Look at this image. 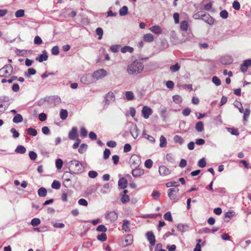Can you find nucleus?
Returning <instances> with one entry per match:
<instances>
[{"label":"nucleus","mask_w":251,"mask_h":251,"mask_svg":"<svg viewBox=\"0 0 251 251\" xmlns=\"http://www.w3.org/2000/svg\"><path fill=\"white\" fill-rule=\"evenodd\" d=\"M144 68L141 62L135 60L128 65L126 71L129 75H138L142 72Z\"/></svg>","instance_id":"obj_1"},{"label":"nucleus","mask_w":251,"mask_h":251,"mask_svg":"<svg viewBox=\"0 0 251 251\" xmlns=\"http://www.w3.org/2000/svg\"><path fill=\"white\" fill-rule=\"evenodd\" d=\"M68 168L73 174H77L82 170V165L79 161L73 160L68 162Z\"/></svg>","instance_id":"obj_2"},{"label":"nucleus","mask_w":251,"mask_h":251,"mask_svg":"<svg viewBox=\"0 0 251 251\" xmlns=\"http://www.w3.org/2000/svg\"><path fill=\"white\" fill-rule=\"evenodd\" d=\"M13 67L10 64H6L0 69V76L6 77L10 76L13 73Z\"/></svg>","instance_id":"obj_3"},{"label":"nucleus","mask_w":251,"mask_h":251,"mask_svg":"<svg viewBox=\"0 0 251 251\" xmlns=\"http://www.w3.org/2000/svg\"><path fill=\"white\" fill-rule=\"evenodd\" d=\"M178 192L179 189L177 187L170 188L168 190V196L171 200L176 202L179 200V198L177 197Z\"/></svg>","instance_id":"obj_4"},{"label":"nucleus","mask_w":251,"mask_h":251,"mask_svg":"<svg viewBox=\"0 0 251 251\" xmlns=\"http://www.w3.org/2000/svg\"><path fill=\"white\" fill-rule=\"evenodd\" d=\"M92 75L95 81H96L103 78L107 75V73L104 69H100L95 71Z\"/></svg>","instance_id":"obj_5"},{"label":"nucleus","mask_w":251,"mask_h":251,"mask_svg":"<svg viewBox=\"0 0 251 251\" xmlns=\"http://www.w3.org/2000/svg\"><path fill=\"white\" fill-rule=\"evenodd\" d=\"M73 173L72 172H65L63 176L64 179V185L66 187H70L72 185L71 178H72Z\"/></svg>","instance_id":"obj_6"},{"label":"nucleus","mask_w":251,"mask_h":251,"mask_svg":"<svg viewBox=\"0 0 251 251\" xmlns=\"http://www.w3.org/2000/svg\"><path fill=\"white\" fill-rule=\"evenodd\" d=\"M115 100V95L113 92H108L105 96L104 100V108H106L110 103L114 101Z\"/></svg>","instance_id":"obj_7"},{"label":"nucleus","mask_w":251,"mask_h":251,"mask_svg":"<svg viewBox=\"0 0 251 251\" xmlns=\"http://www.w3.org/2000/svg\"><path fill=\"white\" fill-rule=\"evenodd\" d=\"M81 82L84 84H89L95 82L93 75L86 74L83 75L80 78Z\"/></svg>","instance_id":"obj_8"},{"label":"nucleus","mask_w":251,"mask_h":251,"mask_svg":"<svg viewBox=\"0 0 251 251\" xmlns=\"http://www.w3.org/2000/svg\"><path fill=\"white\" fill-rule=\"evenodd\" d=\"M45 101H47L51 104L56 105L61 102V99L57 96H52L46 98Z\"/></svg>","instance_id":"obj_9"},{"label":"nucleus","mask_w":251,"mask_h":251,"mask_svg":"<svg viewBox=\"0 0 251 251\" xmlns=\"http://www.w3.org/2000/svg\"><path fill=\"white\" fill-rule=\"evenodd\" d=\"M152 113V109L148 106H144L142 108V114L145 119H148Z\"/></svg>","instance_id":"obj_10"},{"label":"nucleus","mask_w":251,"mask_h":251,"mask_svg":"<svg viewBox=\"0 0 251 251\" xmlns=\"http://www.w3.org/2000/svg\"><path fill=\"white\" fill-rule=\"evenodd\" d=\"M201 20L207 23L209 25H212L214 24V19L208 14L204 12L203 15L201 16Z\"/></svg>","instance_id":"obj_11"},{"label":"nucleus","mask_w":251,"mask_h":251,"mask_svg":"<svg viewBox=\"0 0 251 251\" xmlns=\"http://www.w3.org/2000/svg\"><path fill=\"white\" fill-rule=\"evenodd\" d=\"M146 238L151 246L155 244V237L152 231H148L146 234Z\"/></svg>","instance_id":"obj_12"},{"label":"nucleus","mask_w":251,"mask_h":251,"mask_svg":"<svg viewBox=\"0 0 251 251\" xmlns=\"http://www.w3.org/2000/svg\"><path fill=\"white\" fill-rule=\"evenodd\" d=\"M139 166V163H136L135 164V167H136L137 166ZM144 174V171L143 169L136 168L135 169L133 170L132 171V175L134 177H138L142 175H143Z\"/></svg>","instance_id":"obj_13"},{"label":"nucleus","mask_w":251,"mask_h":251,"mask_svg":"<svg viewBox=\"0 0 251 251\" xmlns=\"http://www.w3.org/2000/svg\"><path fill=\"white\" fill-rule=\"evenodd\" d=\"M105 218L111 222H115L118 218V214L115 211H110L106 213Z\"/></svg>","instance_id":"obj_14"},{"label":"nucleus","mask_w":251,"mask_h":251,"mask_svg":"<svg viewBox=\"0 0 251 251\" xmlns=\"http://www.w3.org/2000/svg\"><path fill=\"white\" fill-rule=\"evenodd\" d=\"M251 66V59H247L244 61L243 63L241 65V71L245 73L247 72L248 67Z\"/></svg>","instance_id":"obj_15"},{"label":"nucleus","mask_w":251,"mask_h":251,"mask_svg":"<svg viewBox=\"0 0 251 251\" xmlns=\"http://www.w3.org/2000/svg\"><path fill=\"white\" fill-rule=\"evenodd\" d=\"M78 137L77 129L76 127H73L69 132L68 137L70 140H74Z\"/></svg>","instance_id":"obj_16"},{"label":"nucleus","mask_w":251,"mask_h":251,"mask_svg":"<svg viewBox=\"0 0 251 251\" xmlns=\"http://www.w3.org/2000/svg\"><path fill=\"white\" fill-rule=\"evenodd\" d=\"M232 62V58L229 55L224 56L221 58V62L222 64L229 65L231 64Z\"/></svg>","instance_id":"obj_17"},{"label":"nucleus","mask_w":251,"mask_h":251,"mask_svg":"<svg viewBox=\"0 0 251 251\" xmlns=\"http://www.w3.org/2000/svg\"><path fill=\"white\" fill-rule=\"evenodd\" d=\"M159 173L161 176H165L170 174V171L165 166L162 165L159 168Z\"/></svg>","instance_id":"obj_18"},{"label":"nucleus","mask_w":251,"mask_h":251,"mask_svg":"<svg viewBox=\"0 0 251 251\" xmlns=\"http://www.w3.org/2000/svg\"><path fill=\"white\" fill-rule=\"evenodd\" d=\"M138 128L136 125H132L130 128V132L132 136L136 139L138 136Z\"/></svg>","instance_id":"obj_19"},{"label":"nucleus","mask_w":251,"mask_h":251,"mask_svg":"<svg viewBox=\"0 0 251 251\" xmlns=\"http://www.w3.org/2000/svg\"><path fill=\"white\" fill-rule=\"evenodd\" d=\"M48 55L47 54V52L46 50L43 51V53L39 55L38 57H36V60L38 61L39 62H42L44 61H46L48 60Z\"/></svg>","instance_id":"obj_20"},{"label":"nucleus","mask_w":251,"mask_h":251,"mask_svg":"<svg viewBox=\"0 0 251 251\" xmlns=\"http://www.w3.org/2000/svg\"><path fill=\"white\" fill-rule=\"evenodd\" d=\"M127 181L125 177L120 178L118 181V186L120 188L125 189L126 187Z\"/></svg>","instance_id":"obj_21"},{"label":"nucleus","mask_w":251,"mask_h":251,"mask_svg":"<svg viewBox=\"0 0 251 251\" xmlns=\"http://www.w3.org/2000/svg\"><path fill=\"white\" fill-rule=\"evenodd\" d=\"M153 33L159 35L162 32V30L160 26L158 25H153L149 29Z\"/></svg>","instance_id":"obj_22"},{"label":"nucleus","mask_w":251,"mask_h":251,"mask_svg":"<svg viewBox=\"0 0 251 251\" xmlns=\"http://www.w3.org/2000/svg\"><path fill=\"white\" fill-rule=\"evenodd\" d=\"M130 223L129 221L127 220H125L123 221V224L122 226V228L126 232L130 231V229L129 228Z\"/></svg>","instance_id":"obj_23"},{"label":"nucleus","mask_w":251,"mask_h":251,"mask_svg":"<svg viewBox=\"0 0 251 251\" xmlns=\"http://www.w3.org/2000/svg\"><path fill=\"white\" fill-rule=\"evenodd\" d=\"M26 150L25 148L22 145H18L15 150L16 153L20 154H24L26 152Z\"/></svg>","instance_id":"obj_24"},{"label":"nucleus","mask_w":251,"mask_h":251,"mask_svg":"<svg viewBox=\"0 0 251 251\" xmlns=\"http://www.w3.org/2000/svg\"><path fill=\"white\" fill-rule=\"evenodd\" d=\"M144 40L147 42H151L154 40L153 36L151 33L146 34L143 37Z\"/></svg>","instance_id":"obj_25"},{"label":"nucleus","mask_w":251,"mask_h":251,"mask_svg":"<svg viewBox=\"0 0 251 251\" xmlns=\"http://www.w3.org/2000/svg\"><path fill=\"white\" fill-rule=\"evenodd\" d=\"M47 191L44 187H41L38 190V195L41 197H45L47 196Z\"/></svg>","instance_id":"obj_26"},{"label":"nucleus","mask_w":251,"mask_h":251,"mask_svg":"<svg viewBox=\"0 0 251 251\" xmlns=\"http://www.w3.org/2000/svg\"><path fill=\"white\" fill-rule=\"evenodd\" d=\"M36 71L35 69L30 68L27 70V72L25 73V76L26 77H29L30 75H35Z\"/></svg>","instance_id":"obj_27"},{"label":"nucleus","mask_w":251,"mask_h":251,"mask_svg":"<svg viewBox=\"0 0 251 251\" xmlns=\"http://www.w3.org/2000/svg\"><path fill=\"white\" fill-rule=\"evenodd\" d=\"M23 121L22 116L20 114H16L13 119V122L14 123H19Z\"/></svg>","instance_id":"obj_28"},{"label":"nucleus","mask_w":251,"mask_h":251,"mask_svg":"<svg viewBox=\"0 0 251 251\" xmlns=\"http://www.w3.org/2000/svg\"><path fill=\"white\" fill-rule=\"evenodd\" d=\"M235 212L233 211H228L225 214V217L226 218L225 221L228 222L229 220L234 215Z\"/></svg>","instance_id":"obj_29"},{"label":"nucleus","mask_w":251,"mask_h":251,"mask_svg":"<svg viewBox=\"0 0 251 251\" xmlns=\"http://www.w3.org/2000/svg\"><path fill=\"white\" fill-rule=\"evenodd\" d=\"M68 111L67 110L62 109L60 112V117L62 120H65L68 117Z\"/></svg>","instance_id":"obj_30"},{"label":"nucleus","mask_w":251,"mask_h":251,"mask_svg":"<svg viewBox=\"0 0 251 251\" xmlns=\"http://www.w3.org/2000/svg\"><path fill=\"white\" fill-rule=\"evenodd\" d=\"M166 186L167 187H177L179 186V181H172L170 182H168L166 183Z\"/></svg>","instance_id":"obj_31"},{"label":"nucleus","mask_w":251,"mask_h":251,"mask_svg":"<svg viewBox=\"0 0 251 251\" xmlns=\"http://www.w3.org/2000/svg\"><path fill=\"white\" fill-rule=\"evenodd\" d=\"M128 13V8L126 6H123L119 10V14L121 16H124L127 14Z\"/></svg>","instance_id":"obj_32"},{"label":"nucleus","mask_w":251,"mask_h":251,"mask_svg":"<svg viewBox=\"0 0 251 251\" xmlns=\"http://www.w3.org/2000/svg\"><path fill=\"white\" fill-rule=\"evenodd\" d=\"M180 27L181 30L186 31L188 29V23L186 21H183L180 23Z\"/></svg>","instance_id":"obj_33"},{"label":"nucleus","mask_w":251,"mask_h":251,"mask_svg":"<svg viewBox=\"0 0 251 251\" xmlns=\"http://www.w3.org/2000/svg\"><path fill=\"white\" fill-rule=\"evenodd\" d=\"M174 141L175 143H178L180 145H182L184 142L183 138L180 136L178 135H175L174 136Z\"/></svg>","instance_id":"obj_34"},{"label":"nucleus","mask_w":251,"mask_h":251,"mask_svg":"<svg viewBox=\"0 0 251 251\" xmlns=\"http://www.w3.org/2000/svg\"><path fill=\"white\" fill-rule=\"evenodd\" d=\"M121 51L122 53H126V52L132 53L133 51V48L131 47L126 46L123 47L121 49Z\"/></svg>","instance_id":"obj_35"},{"label":"nucleus","mask_w":251,"mask_h":251,"mask_svg":"<svg viewBox=\"0 0 251 251\" xmlns=\"http://www.w3.org/2000/svg\"><path fill=\"white\" fill-rule=\"evenodd\" d=\"M109 183H106L104 184L102 187L100 189V192L102 194H106L109 192Z\"/></svg>","instance_id":"obj_36"},{"label":"nucleus","mask_w":251,"mask_h":251,"mask_svg":"<svg viewBox=\"0 0 251 251\" xmlns=\"http://www.w3.org/2000/svg\"><path fill=\"white\" fill-rule=\"evenodd\" d=\"M196 129L198 132H201L203 130V124L201 121L198 122L196 125Z\"/></svg>","instance_id":"obj_37"},{"label":"nucleus","mask_w":251,"mask_h":251,"mask_svg":"<svg viewBox=\"0 0 251 251\" xmlns=\"http://www.w3.org/2000/svg\"><path fill=\"white\" fill-rule=\"evenodd\" d=\"M160 144L159 146L161 148L165 147L167 145V140L165 137L161 135L160 137Z\"/></svg>","instance_id":"obj_38"},{"label":"nucleus","mask_w":251,"mask_h":251,"mask_svg":"<svg viewBox=\"0 0 251 251\" xmlns=\"http://www.w3.org/2000/svg\"><path fill=\"white\" fill-rule=\"evenodd\" d=\"M126 99L128 100H133L134 98V95L132 91H127L125 93Z\"/></svg>","instance_id":"obj_39"},{"label":"nucleus","mask_w":251,"mask_h":251,"mask_svg":"<svg viewBox=\"0 0 251 251\" xmlns=\"http://www.w3.org/2000/svg\"><path fill=\"white\" fill-rule=\"evenodd\" d=\"M88 146L86 144H82L79 148L78 149V151L79 153L82 154L85 152L87 149Z\"/></svg>","instance_id":"obj_40"},{"label":"nucleus","mask_w":251,"mask_h":251,"mask_svg":"<svg viewBox=\"0 0 251 251\" xmlns=\"http://www.w3.org/2000/svg\"><path fill=\"white\" fill-rule=\"evenodd\" d=\"M133 241V238L132 236L131 235H128L127 236L125 239L124 242H125V246H127L128 245H130L132 244Z\"/></svg>","instance_id":"obj_41"},{"label":"nucleus","mask_w":251,"mask_h":251,"mask_svg":"<svg viewBox=\"0 0 251 251\" xmlns=\"http://www.w3.org/2000/svg\"><path fill=\"white\" fill-rule=\"evenodd\" d=\"M180 68V66L178 64V63H176L174 65H171L170 67V69L172 72H176L178 71Z\"/></svg>","instance_id":"obj_42"},{"label":"nucleus","mask_w":251,"mask_h":251,"mask_svg":"<svg viewBox=\"0 0 251 251\" xmlns=\"http://www.w3.org/2000/svg\"><path fill=\"white\" fill-rule=\"evenodd\" d=\"M143 135L144 138H145L147 139L148 140H149L152 143L155 142V139L154 138V137H153L152 136H150V135L146 134L145 130L143 131Z\"/></svg>","instance_id":"obj_43"},{"label":"nucleus","mask_w":251,"mask_h":251,"mask_svg":"<svg viewBox=\"0 0 251 251\" xmlns=\"http://www.w3.org/2000/svg\"><path fill=\"white\" fill-rule=\"evenodd\" d=\"M63 162L61 159L58 158L55 161V166L57 169H60L63 166Z\"/></svg>","instance_id":"obj_44"},{"label":"nucleus","mask_w":251,"mask_h":251,"mask_svg":"<svg viewBox=\"0 0 251 251\" xmlns=\"http://www.w3.org/2000/svg\"><path fill=\"white\" fill-rule=\"evenodd\" d=\"M61 187V184L59 181L54 180L51 184V187L55 189H59Z\"/></svg>","instance_id":"obj_45"},{"label":"nucleus","mask_w":251,"mask_h":251,"mask_svg":"<svg viewBox=\"0 0 251 251\" xmlns=\"http://www.w3.org/2000/svg\"><path fill=\"white\" fill-rule=\"evenodd\" d=\"M27 133L32 136H35L37 134V130L32 127H30L27 129Z\"/></svg>","instance_id":"obj_46"},{"label":"nucleus","mask_w":251,"mask_h":251,"mask_svg":"<svg viewBox=\"0 0 251 251\" xmlns=\"http://www.w3.org/2000/svg\"><path fill=\"white\" fill-rule=\"evenodd\" d=\"M212 81L217 86L220 85L221 84L220 79L216 76H214L212 77Z\"/></svg>","instance_id":"obj_47"},{"label":"nucleus","mask_w":251,"mask_h":251,"mask_svg":"<svg viewBox=\"0 0 251 251\" xmlns=\"http://www.w3.org/2000/svg\"><path fill=\"white\" fill-rule=\"evenodd\" d=\"M97 239L99 241L104 242L107 239V235L104 233H102L101 234L97 236Z\"/></svg>","instance_id":"obj_48"},{"label":"nucleus","mask_w":251,"mask_h":251,"mask_svg":"<svg viewBox=\"0 0 251 251\" xmlns=\"http://www.w3.org/2000/svg\"><path fill=\"white\" fill-rule=\"evenodd\" d=\"M41 223V221L39 218H33L31 221V225L34 226H37Z\"/></svg>","instance_id":"obj_49"},{"label":"nucleus","mask_w":251,"mask_h":251,"mask_svg":"<svg viewBox=\"0 0 251 251\" xmlns=\"http://www.w3.org/2000/svg\"><path fill=\"white\" fill-rule=\"evenodd\" d=\"M250 112L251 111L249 108H246L245 110L244 111L243 120L244 121H247V119L250 116Z\"/></svg>","instance_id":"obj_50"},{"label":"nucleus","mask_w":251,"mask_h":251,"mask_svg":"<svg viewBox=\"0 0 251 251\" xmlns=\"http://www.w3.org/2000/svg\"><path fill=\"white\" fill-rule=\"evenodd\" d=\"M206 165V161L204 158L201 159L198 163V165L201 168L204 167Z\"/></svg>","instance_id":"obj_51"},{"label":"nucleus","mask_w":251,"mask_h":251,"mask_svg":"<svg viewBox=\"0 0 251 251\" xmlns=\"http://www.w3.org/2000/svg\"><path fill=\"white\" fill-rule=\"evenodd\" d=\"M152 161L151 159H149L146 160L145 162V166L148 169H150L152 166Z\"/></svg>","instance_id":"obj_52"},{"label":"nucleus","mask_w":251,"mask_h":251,"mask_svg":"<svg viewBox=\"0 0 251 251\" xmlns=\"http://www.w3.org/2000/svg\"><path fill=\"white\" fill-rule=\"evenodd\" d=\"M24 15L25 11L23 9L18 10L15 12V16L17 18L22 17L24 16Z\"/></svg>","instance_id":"obj_53"},{"label":"nucleus","mask_w":251,"mask_h":251,"mask_svg":"<svg viewBox=\"0 0 251 251\" xmlns=\"http://www.w3.org/2000/svg\"><path fill=\"white\" fill-rule=\"evenodd\" d=\"M227 130L232 135H238L239 133L237 129L233 128H228Z\"/></svg>","instance_id":"obj_54"},{"label":"nucleus","mask_w":251,"mask_h":251,"mask_svg":"<svg viewBox=\"0 0 251 251\" xmlns=\"http://www.w3.org/2000/svg\"><path fill=\"white\" fill-rule=\"evenodd\" d=\"M51 52L53 55H58L59 53V50L58 47L57 46H54L51 49Z\"/></svg>","instance_id":"obj_55"},{"label":"nucleus","mask_w":251,"mask_h":251,"mask_svg":"<svg viewBox=\"0 0 251 251\" xmlns=\"http://www.w3.org/2000/svg\"><path fill=\"white\" fill-rule=\"evenodd\" d=\"M173 101L176 103H179L182 101L181 97L179 95H175L173 97Z\"/></svg>","instance_id":"obj_56"},{"label":"nucleus","mask_w":251,"mask_h":251,"mask_svg":"<svg viewBox=\"0 0 251 251\" xmlns=\"http://www.w3.org/2000/svg\"><path fill=\"white\" fill-rule=\"evenodd\" d=\"M107 230V228L103 225H99L97 228L98 231L102 232L103 233L105 232Z\"/></svg>","instance_id":"obj_57"},{"label":"nucleus","mask_w":251,"mask_h":251,"mask_svg":"<svg viewBox=\"0 0 251 251\" xmlns=\"http://www.w3.org/2000/svg\"><path fill=\"white\" fill-rule=\"evenodd\" d=\"M234 105L238 109L240 113L244 112V109L243 108L242 103L240 102L237 101V102L234 103Z\"/></svg>","instance_id":"obj_58"},{"label":"nucleus","mask_w":251,"mask_h":251,"mask_svg":"<svg viewBox=\"0 0 251 251\" xmlns=\"http://www.w3.org/2000/svg\"><path fill=\"white\" fill-rule=\"evenodd\" d=\"M96 33L99 36L98 39L99 40L101 39L102 38V36L103 35V30L100 27H98L96 29Z\"/></svg>","instance_id":"obj_59"},{"label":"nucleus","mask_w":251,"mask_h":251,"mask_svg":"<svg viewBox=\"0 0 251 251\" xmlns=\"http://www.w3.org/2000/svg\"><path fill=\"white\" fill-rule=\"evenodd\" d=\"M166 158L169 162L171 163L175 162V159L172 154L168 153L166 156Z\"/></svg>","instance_id":"obj_60"},{"label":"nucleus","mask_w":251,"mask_h":251,"mask_svg":"<svg viewBox=\"0 0 251 251\" xmlns=\"http://www.w3.org/2000/svg\"><path fill=\"white\" fill-rule=\"evenodd\" d=\"M232 7L235 10H238L240 8V4L238 1L234 0L232 3Z\"/></svg>","instance_id":"obj_61"},{"label":"nucleus","mask_w":251,"mask_h":251,"mask_svg":"<svg viewBox=\"0 0 251 251\" xmlns=\"http://www.w3.org/2000/svg\"><path fill=\"white\" fill-rule=\"evenodd\" d=\"M110 151L108 149H105L103 152V158L107 159L109 158L110 155Z\"/></svg>","instance_id":"obj_62"},{"label":"nucleus","mask_w":251,"mask_h":251,"mask_svg":"<svg viewBox=\"0 0 251 251\" xmlns=\"http://www.w3.org/2000/svg\"><path fill=\"white\" fill-rule=\"evenodd\" d=\"M110 50L114 53L117 52L119 50V46L116 45H112L110 47Z\"/></svg>","instance_id":"obj_63"},{"label":"nucleus","mask_w":251,"mask_h":251,"mask_svg":"<svg viewBox=\"0 0 251 251\" xmlns=\"http://www.w3.org/2000/svg\"><path fill=\"white\" fill-rule=\"evenodd\" d=\"M220 16L223 19H226L228 17V13L226 10L221 11L220 13Z\"/></svg>","instance_id":"obj_64"}]
</instances>
